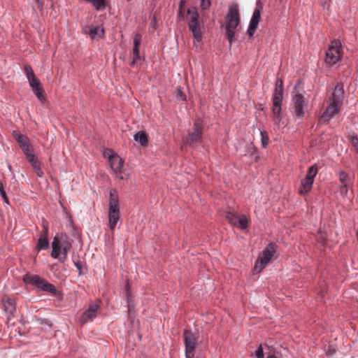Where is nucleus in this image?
<instances>
[{"mask_svg":"<svg viewBox=\"0 0 358 358\" xmlns=\"http://www.w3.org/2000/svg\"><path fill=\"white\" fill-rule=\"evenodd\" d=\"M23 280L26 283L35 285L43 291L49 292L53 295H55L57 292V289L52 284L49 283L47 280L37 275L27 273L24 275Z\"/></svg>","mask_w":358,"mask_h":358,"instance_id":"obj_5","label":"nucleus"},{"mask_svg":"<svg viewBox=\"0 0 358 358\" xmlns=\"http://www.w3.org/2000/svg\"><path fill=\"white\" fill-rule=\"evenodd\" d=\"M35 173L37 175V176L41 178L43 177V171H42L41 168L39 167V168H37L36 170H35Z\"/></svg>","mask_w":358,"mask_h":358,"instance_id":"obj_43","label":"nucleus"},{"mask_svg":"<svg viewBox=\"0 0 358 358\" xmlns=\"http://www.w3.org/2000/svg\"><path fill=\"white\" fill-rule=\"evenodd\" d=\"M240 23V15L237 4L230 5L226 15V36L229 45L235 41V32Z\"/></svg>","mask_w":358,"mask_h":358,"instance_id":"obj_2","label":"nucleus"},{"mask_svg":"<svg viewBox=\"0 0 358 358\" xmlns=\"http://www.w3.org/2000/svg\"><path fill=\"white\" fill-rule=\"evenodd\" d=\"M266 358H277L275 355H269Z\"/></svg>","mask_w":358,"mask_h":358,"instance_id":"obj_45","label":"nucleus"},{"mask_svg":"<svg viewBox=\"0 0 358 358\" xmlns=\"http://www.w3.org/2000/svg\"><path fill=\"white\" fill-rule=\"evenodd\" d=\"M38 3H40V0H36Z\"/></svg>","mask_w":358,"mask_h":358,"instance_id":"obj_46","label":"nucleus"},{"mask_svg":"<svg viewBox=\"0 0 358 358\" xmlns=\"http://www.w3.org/2000/svg\"><path fill=\"white\" fill-rule=\"evenodd\" d=\"M257 357H264V350L262 345H259L255 352Z\"/></svg>","mask_w":358,"mask_h":358,"instance_id":"obj_37","label":"nucleus"},{"mask_svg":"<svg viewBox=\"0 0 358 358\" xmlns=\"http://www.w3.org/2000/svg\"><path fill=\"white\" fill-rule=\"evenodd\" d=\"M281 104L282 102L277 103L273 102V122L275 125L280 126L282 120L281 116Z\"/></svg>","mask_w":358,"mask_h":358,"instance_id":"obj_20","label":"nucleus"},{"mask_svg":"<svg viewBox=\"0 0 358 358\" xmlns=\"http://www.w3.org/2000/svg\"><path fill=\"white\" fill-rule=\"evenodd\" d=\"M261 136L262 146L266 148L268 143V137L264 132L262 131H261Z\"/></svg>","mask_w":358,"mask_h":358,"instance_id":"obj_34","label":"nucleus"},{"mask_svg":"<svg viewBox=\"0 0 358 358\" xmlns=\"http://www.w3.org/2000/svg\"><path fill=\"white\" fill-rule=\"evenodd\" d=\"M24 72L27 77L28 80H29L30 79H31L32 78H34L36 76L34 73L32 68L29 65H26L24 66Z\"/></svg>","mask_w":358,"mask_h":358,"instance_id":"obj_31","label":"nucleus"},{"mask_svg":"<svg viewBox=\"0 0 358 358\" xmlns=\"http://www.w3.org/2000/svg\"><path fill=\"white\" fill-rule=\"evenodd\" d=\"M283 83L282 80H278L275 83V88L273 96V102L280 103L282 101Z\"/></svg>","mask_w":358,"mask_h":358,"instance_id":"obj_19","label":"nucleus"},{"mask_svg":"<svg viewBox=\"0 0 358 358\" xmlns=\"http://www.w3.org/2000/svg\"><path fill=\"white\" fill-rule=\"evenodd\" d=\"M2 302L5 312L8 315H13L16 310L15 299L5 296L2 299Z\"/></svg>","mask_w":358,"mask_h":358,"instance_id":"obj_18","label":"nucleus"},{"mask_svg":"<svg viewBox=\"0 0 358 358\" xmlns=\"http://www.w3.org/2000/svg\"><path fill=\"white\" fill-rule=\"evenodd\" d=\"M189 15V20L188 22V27L189 30L192 32L194 39L197 42H201L203 36V31L201 24L199 22V14L196 11H191L188 10Z\"/></svg>","mask_w":358,"mask_h":358,"instance_id":"obj_10","label":"nucleus"},{"mask_svg":"<svg viewBox=\"0 0 358 358\" xmlns=\"http://www.w3.org/2000/svg\"><path fill=\"white\" fill-rule=\"evenodd\" d=\"M133 59L130 64L131 66H135L138 62L140 60V53H139V47H133Z\"/></svg>","mask_w":358,"mask_h":358,"instance_id":"obj_26","label":"nucleus"},{"mask_svg":"<svg viewBox=\"0 0 358 358\" xmlns=\"http://www.w3.org/2000/svg\"><path fill=\"white\" fill-rule=\"evenodd\" d=\"M13 136L16 140L19 146L22 150L24 154L27 156L29 154L32 153V147L30 144L29 138L27 136L21 134L17 131H13Z\"/></svg>","mask_w":358,"mask_h":358,"instance_id":"obj_13","label":"nucleus"},{"mask_svg":"<svg viewBox=\"0 0 358 358\" xmlns=\"http://www.w3.org/2000/svg\"><path fill=\"white\" fill-rule=\"evenodd\" d=\"M182 337L185 347L186 358H194L195 350L198 345L199 336L190 330L185 329Z\"/></svg>","mask_w":358,"mask_h":358,"instance_id":"obj_9","label":"nucleus"},{"mask_svg":"<svg viewBox=\"0 0 358 358\" xmlns=\"http://www.w3.org/2000/svg\"><path fill=\"white\" fill-rule=\"evenodd\" d=\"M29 85L32 88V90L34 94L37 96V98L43 101L45 100V97L43 96V89L41 86V83L39 80L35 76L29 80Z\"/></svg>","mask_w":358,"mask_h":358,"instance_id":"obj_15","label":"nucleus"},{"mask_svg":"<svg viewBox=\"0 0 358 358\" xmlns=\"http://www.w3.org/2000/svg\"><path fill=\"white\" fill-rule=\"evenodd\" d=\"M134 138L135 141H138L143 146L148 144V135L144 131H138L134 134Z\"/></svg>","mask_w":358,"mask_h":358,"instance_id":"obj_23","label":"nucleus"},{"mask_svg":"<svg viewBox=\"0 0 358 358\" xmlns=\"http://www.w3.org/2000/svg\"><path fill=\"white\" fill-rule=\"evenodd\" d=\"M99 304L96 302H91L88 308L80 315L79 322L83 325L89 321H92L97 315Z\"/></svg>","mask_w":358,"mask_h":358,"instance_id":"obj_12","label":"nucleus"},{"mask_svg":"<svg viewBox=\"0 0 358 358\" xmlns=\"http://www.w3.org/2000/svg\"><path fill=\"white\" fill-rule=\"evenodd\" d=\"M108 227L113 231L120 218V211L118 195L115 190H110L108 203Z\"/></svg>","mask_w":358,"mask_h":358,"instance_id":"obj_4","label":"nucleus"},{"mask_svg":"<svg viewBox=\"0 0 358 358\" xmlns=\"http://www.w3.org/2000/svg\"><path fill=\"white\" fill-rule=\"evenodd\" d=\"M127 303H128V312L129 314H131L132 312L134 311V303L131 299V295L129 291L127 292Z\"/></svg>","mask_w":358,"mask_h":358,"instance_id":"obj_30","label":"nucleus"},{"mask_svg":"<svg viewBox=\"0 0 358 358\" xmlns=\"http://www.w3.org/2000/svg\"><path fill=\"white\" fill-rule=\"evenodd\" d=\"M339 180L342 184H348V174L344 171L340 172Z\"/></svg>","mask_w":358,"mask_h":358,"instance_id":"obj_33","label":"nucleus"},{"mask_svg":"<svg viewBox=\"0 0 358 358\" xmlns=\"http://www.w3.org/2000/svg\"><path fill=\"white\" fill-rule=\"evenodd\" d=\"M343 95L344 90L343 85L338 83L334 88L331 97L329 99L331 103L319 120L320 124H327L329 120L339 112L343 103Z\"/></svg>","mask_w":358,"mask_h":358,"instance_id":"obj_1","label":"nucleus"},{"mask_svg":"<svg viewBox=\"0 0 358 358\" xmlns=\"http://www.w3.org/2000/svg\"><path fill=\"white\" fill-rule=\"evenodd\" d=\"M176 97H177L178 100H179V101H185L186 100V96L181 91V90H178L177 93H176Z\"/></svg>","mask_w":358,"mask_h":358,"instance_id":"obj_36","label":"nucleus"},{"mask_svg":"<svg viewBox=\"0 0 358 358\" xmlns=\"http://www.w3.org/2000/svg\"><path fill=\"white\" fill-rule=\"evenodd\" d=\"M85 32L90 35L92 39L93 40H99L103 37L104 36V29L103 27L99 26H90L86 28Z\"/></svg>","mask_w":358,"mask_h":358,"instance_id":"obj_17","label":"nucleus"},{"mask_svg":"<svg viewBox=\"0 0 358 358\" xmlns=\"http://www.w3.org/2000/svg\"><path fill=\"white\" fill-rule=\"evenodd\" d=\"M109 164L115 173H121L123 169L124 160L117 155L114 154L109 157Z\"/></svg>","mask_w":358,"mask_h":358,"instance_id":"obj_16","label":"nucleus"},{"mask_svg":"<svg viewBox=\"0 0 358 358\" xmlns=\"http://www.w3.org/2000/svg\"><path fill=\"white\" fill-rule=\"evenodd\" d=\"M210 6V0H201V6L203 10L208 8Z\"/></svg>","mask_w":358,"mask_h":358,"instance_id":"obj_39","label":"nucleus"},{"mask_svg":"<svg viewBox=\"0 0 358 358\" xmlns=\"http://www.w3.org/2000/svg\"><path fill=\"white\" fill-rule=\"evenodd\" d=\"M238 216L237 214H234L231 212H227L225 213V218L229 221L231 225L236 226L238 224Z\"/></svg>","mask_w":358,"mask_h":358,"instance_id":"obj_25","label":"nucleus"},{"mask_svg":"<svg viewBox=\"0 0 358 358\" xmlns=\"http://www.w3.org/2000/svg\"><path fill=\"white\" fill-rule=\"evenodd\" d=\"M44 236H41L38 238V241L36 245V248L38 250H46L49 248V241L47 238V234H48V228L44 227Z\"/></svg>","mask_w":358,"mask_h":358,"instance_id":"obj_22","label":"nucleus"},{"mask_svg":"<svg viewBox=\"0 0 358 358\" xmlns=\"http://www.w3.org/2000/svg\"><path fill=\"white\" fill-rule=\"evenodd\" d=\"M141 42V36L139 34H136L134 37V46L139 47Z\"/></svg>","mask_w":358,"mask_h":358,"instance_id":"obj_35","label":"nucleus"},{"mask_svg":"<svg viewBox=\"0 0 358 358\" xmlns=\"http://www.w3.org/2000/svg\"><path fill=\"white\" fill-rule=\"evenodd\" d=\"M313 180L305 178L301 180V187L299 189V193L301 195L308 194L312 189Z\"/></svg>","mask_w":358,"mask_h":358,"instance_id":"obj_21","label":"nucleus"},{"mask_svg":"<svg viewBox=\"0 0 358 358\" xmlns=\"http://www.w3.org/2000/svg\"><path fill=\"white\" fill-rule=\"evenodd\" d=\"M74 264L78 270L79 274L80 275L82 273V265L80 262H75Z\"/></svg>","mask_w":358,"mask_h":358,"instance_id":"obj_44","label":"nucleus"},{"mask_svg":"<svg viewBox=\"0 0 358 358\" xmlns=\"http://www.w3.org/2000/svg\"><path fill=\"white\" fill-rule=\"evenodd\" d=\"M0 194L2 196L3 201L6 203H8V198L6 191L4 189L3 184L1 181H0Z\"/></svg>","mask_w":358,"mask_h":358,"instance_id":"obj_32","label":"nucleus"},{"mask_svg":"<svg viewBox=\"0 0 358 358\" xmlns=\"http://www.w3.org/2000/svg\"><path fill=\"white\" fill-rule=\"evenodd\" d=\"M317 171L318 170H317V166H315V165L311 166L308 169V174L306 178L314 180V178L317 173Z\"/></svg>","mask_w":358,"mask_h":358,"instance_id":"obj_28","label":"nucleus"},{"mask_svg":"<svg viewBox=\"0 0 358 358\" xmlns=\"http://www.w3.org/2000/svg\"><path fill=\"white\" fill-rule=\"evenodd\" d=\"M260 19H261V8L257 7L253 12V15H252V17L250 20L249 27L248 29V34L250 37L253 36V35L257 28L258 24L260 21Z\"/></svg>","mask_w":358,"mask_h":358,"instance_id":"obj_14","label":"nucleus"},{"mask_svg":"<svg viewBox=\"0 0 358 358\" xmlns=\"http://www.w3.org/2000/svg\"><path fill=\"white\" fill-rule=\"evenodd\" d=\"M352 144L358 152V138L355 137L352 139Z\"/></svg>","mask_w":358,"mask_h":358,"instance_id":"obj_42","label":"nucleus"},{"mask_svg":"<svg viewBox=\"0 0 358 358\" xmlns=\"http://www.w3.org/2000/svg\"><path fill=\"white\" fill-rule=\"evenodd\" d=\"M294 117L295 120L302 119L304 117V107L308 105V101L301 94H296L293 97Z\"/></svg>","mask_w":358,"mask_h":358,"instance_id":"obj_11","label":"nucleus"},{"mask_svg":"<svg viewBox=\"0 0 358 358\" xmlns=\"http://www.w3.org/2000/svg\"><path fill=\"white\" fill-rule=\"evenodd\" d=\"M106 0H88V2H92L96 10H102L105 8Z\"/></svg>","mask_w":358,"mask_h":358,"instance_id":"obj_29","label":"nucleus"},{"mask_svg":"<svg viewBox=\"0 0 358 358\" xmlns=\"http://www.w3.org/2000/svg\"><path fill=\"white\" fill-rule=\"evenodd\" d=\"M86 1H87L88 0H86Z\"/></svg>","mask_w":358,"mask_h":358,"instance_id":"obj_48","label":"nucleus"},{"mask_svg":"<svg viewBox=\"0 0 358 358\" xmlns=\"http://www.w3.org/2000/svg\"><path fill=\"white\" fill-rule=\"evenodd\" d=\"M257 358H264V357H257Z\"/></svg>","mask_w":358,"mask_h":358,"instance_id":"obj_47","label":"nucleus"},{"mask_svg":"<svg viewBox=\"0 0 358 358\" xmlns=\"http://www.w3.org/2000/svg\"><path fill=\"white\" fill-rule=\"evenodd\" d=\"M320 5L324 9L325 8L329 9V8L330 6L329 3H328V1L327 0H324V1H321Z\"/></svg>","mask_w":358,"mask_h":358,"instance_id":"obj_41","label":"nucleus"},{"mask_svg":"<svg viewBox=\"0 0 358 358\" xmlns=\"http://www.w3.org/2000/svg\"><path fill=\"white\" fill-rule=\"evenodd\" d=\"M238 224L240 228L245 229L248 227V220L245 215H240L238 216Z\"/></svg>","mask_w":358,"mask_h":358,"instance_id":"obj_27","label":"nucleus"},{"mask_svg":"<svg viewBox=\"0 0 358 358\" xmlns=\"http://www.w3.org/2000/svg\"><path fill=\"white\" fill-rule=\"evenodd\" d=\"M203 129V120L200 118L195 119L192 129L188 131L187 135L184 140L185 143L192 145L201 143L202 141Z\"/></svg>","mask_w":358,"mask_h":358,"instance_id":"obj_8","label":"nucleus"},{"mask_svg":"<svg viewBox=\"0 0 358 358\" xmlns=\"http://www.w3.org/2000/svg\"><path fill=\"white\" fill-rule=\"evenodd\" d=\"M276 251V245L271 243L259 255L256 261L254 270L257 273L261 272L270 262Z\"/></svg>","mask_w":358,"mask_h":358,"instance_id":"obj_6","label":"nucleus"},{"mask_svg":"<svg viewBox=\"0 0 358 358\" xmlns=\"http://www.w3.org/2000/svg\"><path fill=\"white\" fill-rule=\"evenodd\" d=\"M36 323L38 324H45V325H48V326H51V322L50 321H49L48 320H46V319H39V318H37L36 320Z\"/></svg>","mask_w":358,"mask_h":358,"instance_id":"obj_38","label":"nucleus"},{"mask_svg":"<svg viewBox=\"0 0 358 358\" xmlns=\"http://www.w3.org/2000/svg\"><path fill=\"white\" fill-rule=\"evenodd\" d=\"M348 191V184H343L341 187V194L343 195H346Z\"/></svg>","mask_w":358,"mask_h":358,"instance_id":"obj_40","label":"nucleus"},{"mask_svg":"<svg viewBox=\"0 0 358 358\" xmlns=\"http://www.w3.org/2000/svg\"><path fill=\"white\" fill-rule=\"evenodd\" d=\"M27 157V160L31 164L34 171L41 167V162L37 159L33 153L29 154Z\"/></svg>","mask_w":358,"mask_h":358,"instance_id":"obj_24","label":"nucleus"},{"mask_svg":"<svg viewBox=\"0 0 358 358\" xmlns=\"http://www.w3.org/2000/svg\"><path fill=\"white\" fill-rule=\"evenodd\" d=\"M71 248V243L66 238L56 236L52 242L51 256L55 259H58L59 262L64 263L67 259L68 253Z\"/></svg>","mask_w":358,"mask_h":358,"instance_id":"obj_3","label":"nucleus"},{"mask_svg":"<svg viewBox=\"0 0 358 358\" xmlns=\"http://www.w3.org/2000/svg\"><path fill=\"white\" fill-rule=\"evenodd\" d=\"M343 54L342 44L338 40H334L326 51L325 62L330 66L336 64L341 58Z\"/></svg>","mask_w":358,"mask_h":358,"instance_id":"obj_7","label":"nucleus"}]
</instances>
